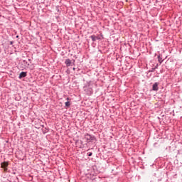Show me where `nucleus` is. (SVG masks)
<instances>
[{"label":"nucleus","instance_id":"6","mask_svg":"<svg viewBox=\"0 0 182 182\" xmlns=\"http://www.w3.org/2000/svg\"><path fill=\"white\" fill-rule=\"evenodd\" d=\"M85 139L87 140H90L92 139V136L90 134H86L85 135Z\"/></svg>","mask_w":182,"mask_h":182},{"label":"nucleus","instance_id":"8","mask_svg":"<svg viewBox=\"0 0 182 182\" xmlns=\"http://www.w3.org/2000/svg\"><path fill=\"white\" fill-rule=\"evenodd\" d=\"M159 58V61L160 62V63H161V59H160V56L158 57Z\"/></svg>","mask_w":182,"mask_h":182},{"label":"nucleus","instance_id":"10","mask_svg":"<svg viewBox=\"0 0 182 182\" xmlns=\"http://www.w3.org/2000/svg\"><path fill=\"white\" fill-rule=\"evenodd\" d=\"M67 100H69V97H67Z\"/></svg>","mask_w":182,"mask_h":182},{"label":"nucleus","instance_id":"2","mask_svg":"<svg viewBox=\"0 0 182 182\" xmlns=\"http://www.w3.org/2000/svg\"><path fill=\"white\" fill-rule=\"evenodd\" d=\"M152 89H153V90H155V91L159 90V84L157 82H155L153 85Z\"/></svg>","mask_w":182,"mask_h":182},{"label":"nucleus","instance_id":"9","mask_svg":"<svg viewBox=\"0 0 182 182\" xmlns=\"http://www.w3.org/2000/svg\"><path fill=\"white\" fill-rule=\"evenodd\" d=\"M88 156H92V153H90V154H88Z\"/></svg>","mask_w":182,"mask_h":182},{"label":"nucleus","instance_id":"7","mask_svg":"<svg viewBox=\"0 0 182 182\" xmlns=\"http://www.w3.org/2000/svg\"><path fill=\"white\" fill-rule=\"evenodd\" d=\"M65 106H66L67 107H69V106H70V102L69 101L66 102H65Z\"/></svg>","mask_w":182,"mask_h":182},{"label":"nucleus","instance_id":"1","mask_svg":"<svg viewBox=\"0 0 182 182\" xmlns=\"http://www.w3.org/2000/svg\"><path fill=\"white\" fill-rule=\"evenodd\" d=\"M1 168H4V171H6V170H8V168H6L8 167V162H3L1 164Z\"/></svg>","mask_w":182,"mask_h":182},{"label":"nucleus","instance_id":"3","mask_svg":"<svg viewBox=\"0 0 182 182\" xmlns=\"http://www.w3.org/2000/svg\"><path fill=\"white\" fill-rule=\"evenodd\" d=\"M22 77H26V73L25 72H21L19 75V78L22 79Z\"/></svg>","mask_w":182,"mask_h":182},{"label":"nucleus","instance_id":"5","mask_svg":"<svg viewBox=\"0 0 182 182\" xmlns=\"http://www.w3.org/2000/svg\"><path fill=\"white\" fill-rule=\"evenodd\" d=\"M90 38L93 41V42L96 41V39H97V36H91Z\"/></svg>","mask_w":182,"mask_h":182},{"label":"nucleus","instance_id":"4","mask_svg":"<svg viewBox=\"0 0 182 182\" xmlns=\"http://www.w3.org/2000/svg\"><path fill=\"white\" fill-rule=\"evenodd\" d=\"M70 63H72V61H70V59L65 60V65H67V66H70Z\"/></svg>","mask_w":182,"mask_h":182}]
</instances>
